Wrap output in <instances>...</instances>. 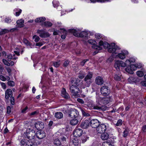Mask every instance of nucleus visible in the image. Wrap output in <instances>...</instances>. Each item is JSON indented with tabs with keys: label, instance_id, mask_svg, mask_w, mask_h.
Instances as JSON below:
<instances>
[{
	"label": "nucleus",
	"instance_id": "nucleus-23",
	"mask_svg": "<svg viewBox=\"0 0 146 146\" xmlns=\"http://www.w3.org/2000/svg\"><path fill=\"white\" fill-rule=\"evenodd\" d=\"M109 135L107 133H104L101 135V139L103 141L107 140L109 138Z\"/></svg>",
	"mask_w": 146,
	"mask_h": 146
},
{
	"label": "nucleus",
	"instance_id": "nucleus-13",
	"mask_svg": "<svg viewBox=\"0 0 146 146\" xmlns=\"http://www.w3.org/2000/svg\"><path fill=\"white\" fill-rule=\"evenodd\" d=\"M90 123L91 126L94 128H97L100 123V121L97 119H92Z\"/></svg>",
	"mask_w": 146,
	"mask_h": 146
},
{
	"label": "nucleus",
	"instance_id": "nucleus-4",
	"mask_svg": "<svg viewBox=\"0 0 146 146\" xmlns=\"http://www.w3.org/2000/svg\"><path fill=\"white\" fill-rule=\"evenodd\" d=\"M99 46H93L92 47L94 48L96 50H100L102 49V47L101 46H103L104 48H108L110 46V44H109L108 42H103L102 40H100L99 42Z\"/></svg>",
	"mask_w": 146,
	"mask_h": 146
},
{
	"label": "nucleus",
	"instance_id": "nucleus-32",
	"mask_svg": "<svg viewBox=\"0 0 146 146\" xmlns=\"http://www.w3.org/2000/svg\"><path fill=\"white\" fill-rule=\"evenodd\" d=\"M91 2L94 3L96 2L101 3H104L106 2H108L110 0H90Z\"/></svg>",
	"mask_w": 146,
	"mask_h": 146
},
{
	"label": "nucleus",
	"instance_id": "nucleus-52",
	"mask_svg": "<svg viewBox=\"0 0 146 146\" xmlns=\"http://www.w3.org/2000/svg\"><path fill=\"white\" fill-rule=\"evenodd\" d=\"M130 67L131 69L133 71L136 70V66L135 64H131L130 66Z\"/></svg>",
	"mask_w": 146,
	"mask_h": 146
},
{
	"label": "nucleus",
	"instance_id": "nucleus-21",
	"mask_svg": "<svg viewBox=\"0 0 146 146\" xmlns=\"http://www.w3.org/2000/svg\"><path fill=\"white\" fill-rule=\"evenodd\" d=\"M24 20L22 19H21L17 21L16 22L17 26L18 27H22L24 26Z\"/></svg>",
	"mask_w": 146,
	"mask_h": 146
},
{
	"label": "nucleus",
	"instance_id": "nucleus-57",
	"mask_svg": "<svg viewBox=\"0 0 146 146\" xmlns=\"http://www.w3.org/2000/svg\"><path fill=\"white\" fill-rule=\"evenodd\" d=\"M6 69L7 70L8 73L9 74V75L10 76L11 72V69L9 67H7L6 68Z\"/></svg>",
	"mask_w": 146,
	"mask_h": 146
},
{
	"label": "nucleus",
	"instance_id": "nucleus-26",
	"mask_svg": "<svg viewBox=\"0 0 146 146\" xmlns=\"http://www.w3.org/2000/svg\"><path fill=\"white\" fill-rule=\"evenodd\" d=\"M46 20V19L44 17H40L37 18L35 19V20L36 23H42Z\"/></svg>",
	"mask_w": 146,
	"mask_h": 146
},
{
	"label": "nucleus",
	"instance_id": "nucleus-33",
	"mask_svg": "<svg viewBox=\"0 0 146 146\" xmlns=\"http://www.w3.org/2000/svg\"><path fill=\"white\" fill-rule=\"evenodd\" d=\"M72 143L75 146H77L79 143V141L77 138H76L73 140Z\"/></svg>",
	"mask_w": 146,
	"mask_h": 146
},
{
	"label": "nucleus",
	"instance_id": "nucleus-22",
	"mask_svg": "<svg viewBox=\"0 0 146 146\" xmlns=\"http://www.w3.org/2000/svg\"><path fill=\"white\" fill-rule=\"evenodd\" d=\"M62 96L66 99H68L69 98V96L66 92V91L65 88H63L62 89L61 91Z\"/></svg>",
	"mask_w": 146,
	"mask_h": 146
},
{
	"label": "nucleus",
	"instance_id": "nucleus-37",
	"mask_svg": "<svg viewBox=\"0 0 146 146\" xmlns=\"http://www.w3.org/2000/svg\"><path fill=\"white\" fill-rule=\"evenodd\" d=\"M52 3L54 7H58L59 5V2L57 0H54L52 2Z\"/></svg>",
	"mask_w": 146,
	"mask_h": 146
},
{
	"label": "nucleus",
	"instance_id": "nucleus-6",
	"mask_svg": "<svg viewBox=\"0 0 146 146\" xmlns=\"http://www.w3.org/2000/svg\"><path fill=\"white\" fill-rule=\"evenodd\" d=\"M126 64L120 60H117L115 61L114 66L117 71L120 70V67H125Z\"/></svg>",
	"mask_w": 146,
	"mask_h": 146
},
{
	"label": "nucleus",
	"instance_id": "nucleus-25",
	"mask_svg": "<svg viewBox=\"0 0 146 146\" xmlns=\"http://www.w3.org/2000/svg\"><path fill=\"white\" fill-rule=\"evenodd\" d=\"M55 117L58 119H60L63 117L62 113L60 112H58L55 113Z\"/></svg>",
	"mask_w": 146,
	"mask_h": 146
},
{
	"label": "nucleus",
	"instance_id": "nucleus-42",
	"mask_svg": "<svg viewBox=\"0 0 146 146\" xmlns=\"http://www.w3.org/2000/svg\"><path fill=\"white\" fill-rule=\"evenodd\" d=\"M60 61L54 62H53V64L54 66L56 67H58L60 65Z\"/></svg>",
	"mask_w": 146,
	"mask_h": 146
},
{
	"label": "nucleus",
	"instance_id": "nucleus-20",
	"mask_svg": "<svg viewBox=\"0 0 146 146\" xmlns=\"http://www.w3.org/2000/svg\"><path fill=\"white\" fill-rule=\"evenodd\" d=\"M34 139H29L27 140L26 146H37L34 142Z\"/></svg>",
	"mask_w": 146,
	"mask_h": 146
},
{
	"label": "nucleus",
	"instance_id": "nucleus-55",
	"mask_svg": "<svg viewBox=\"0 0 146 146\" xmlns=\"http://www.w3.org/2000/svg\"><path fill=\"white\" fill-rule=\"evenodd\" d=\"M69 61L68 60H66L65 61L64 64H63V66L64 67H66L68 66L69 64Z\"/></svg>",
	"mask_w": 146,
	"mask_h": 146
},
{
	"label": "nucleus",
	"instance_id": "nucleus-46",
	"mask_svg": "<svg viewBox=\"0 0 146 146\" xmlns=\"http://www.w3.org/2000/svg\"><path fill=\"white\" fill-rule=\"evenodd\" d=\"M3 62L5 65L8 66H10V63L6 59H3Z\"/></svg>",
	"mask_w": 146,
	"mask_h": 146
},
{
	"label": "nucleus",
	"instance_id": "nucleus-50",
	"mask_svg": "<svg viewBox=\"0 0 146 146\" xmlns=\"http://www.w3.org/2000/svg\"><path fill=\"white\" fill-rule=\"evenodd\" d=\"M5 23H9L11 22L12 20L10 18L7 17L5 19Z\"/></svg>",
	"mask_w": 146,
	"mask_h": 146
},
{
	"label": "nucleus",
	"instance_id": "nucleus-1",
	"mask_svg": "<svg viewBox=\"0 0 146 146\" xmlns=\"http://www.w3.org/2000/svg\"><path fill=\"white\" fill-rule=\"evenodd\" d=\"M110 97H107L102 98L98 96L96 98V104L92 105L88 104V106L93 107V109L98 110H102V104H108L110 101Z\"/></svg>",
	"mask_w": 146,
	"mask_h": 146
},
{
	"label": "nucleus",
	"instance_id": "nucleus-30",
	"mask_svg": "<svg viewBox=\"0 0 146 146\" xmlns=\"http://www.w3.org/2000/svg\"><path fill=\"white\" fill-rule=\"evenodd\" d=\"M130 68V66H129L125 68V70L126 72L130 74H133V72Z\"/></svg>",
	"mask_w": 146,
	"mask_h": 146
},
{
	"label": "nucleus",
	"instance_id": "nucleus-16",
	"mask_svg": "<svg viewBox=\"0 0 146 146\" xmlns=\"http://www.w3.org/2000/svg\"><path fill=\"white\" fill-rule=\"evenodd\" d=\"M36 135V137L39 139H42L46 136L45 133L43 131H38Z\"/></svg>",
	"mask_w": 146,
	"mask_h": 146
},
{
	"label": "nucleus",
	"instance_id": "nucleus-17",
	"mask_svg": "<svg viewBox=\"0 0 146 146\" xmlns=\"http://www.w3.org/2000/svg\"><path fill=\"white\" fill-rule=\"evenodd\" d=\"M96 83L98 85H101L104 83V80L103 78L100 76L97 77L95 80Z\"/></svg>",
	"mask_w": 146,
	"mask_h": 146
},
{
	"label": "nucleus",
	"instance_id": "nucleus-11",
	"mask_svg": "<svg viewBox=\"0 0 146 146\" xmlns=\"http://www.w3.org/2000/svg\"><path fill=\"white\" fill-rule=\"evenodd\" d=\"M101 94L104 96H106L109 94L110 90L107 86H104L101 87L100 89Z\"/></svg>",
	"mask_w": 146,
	"mask_h": 146
},
{
	"label": "nucleus",
	"instance_id": "nucleus-59",
	"mask_svg": "<svg viewBox=\"0 0 146 146\" xmlns=\"http://www.w3.org/2000/svg\"><path fill=\"white\" fill-rule=\"evenodd\" d=\"M0 79L3 81H6L5 77L1 75H0Z\"/></svg>",
	"mask_w": 146,
	"mask_h": 146
},
{
	"label": "nucleus",
	"instance_id": "nucleus-49",
	"mask_svg": "<svg viewBox=\"0 0 146 146\" xmlns=\"http://www.w3.org/2000/svg\"><path fill=\"white\" fill-rule=\"evenodd\" d=\"M95 38L98 39H100L102 38V35L100 34H96L95 35Z\"/></svg>",
	"mask_w": 146,
	"mask_h": 146
},
{
	"label": "nucleus",
	"instance_id": "nucleus-31",
	"mask_svg": "<svg viewBox=\"0 0 146 146\" xmlns=\"http://www.w3.org/2000/svg\"><path fill=\"white\" fill-rule=\"evenodd\" d=\"M129 131V129L128 128H126L123 131V137H126Z\"/></svg>",
	"mask_w": 146,
	"mask_h": 146
},
{
	"label": "nucleus",
	"instance_id": "nucleus-40",
	"mask_svg": "<svg viewBox=\"0 0 146 146\" xmlns=\"http://www.w3.org/2000/svg\"><path fill=\"white\" fill-rule=\"evenodd\" d=\"M102 146H112L110 142H104L102 144Z\"/></svg>",
	"mask_w": 146,
	"mask_h": 146
},
{
	"label": "nucleus",
	"instance_id": "nucleus-27",
	"mask_svg": "<svg viewBox=\"0 0 146 146\" xmlns=\"http://www.w3.org/2000/svg\"><path fill=\"white\" fill-rule=\"evenodd\" d=\"M22 10L18 8H16L14 9V11L15 12V15L16 16H19L22 12Z\"/></svg>",
	"mask_w": 146,
	"mask_h": 146
},
{
	"label": "nucleus",
	"instance_id": "nucleus-53",
	"mask_svg": "<svg viewBox=\"0 0 146 146\" xmlns=\"http://www.w3.org/2000/svg\"><path fill=\"white\" fill-rule=\"evenodd\" d=\"M88 59H86L82 60L80 63V64L81 66H84L86 62L88 61Z\"/></svg>",
	"mask_w": 146,
	"mask_h": 146
},
{
	"label": "nucleus",
	"instance_id": "nucleus-39",
	"mask_svg": "<svg viewBox=\"0 0 146 146\" xmlns=\"http://www.w3.org/2000/svg\"><path fill=\"white\" fill-rule=\"evenodd\" d=\"M24 43L27 46H31V43L26 38L23 39Z\"/></svg>",
	"mask_w": 146,
	"mask_h": 146
},
{
	"label": "nucleus",
	"instance_id": "nucleus-12",
	"mask_svg": "<svg viewBox=\"0 0 146 146\" xmlns=\"http://www.w3.org/2000/svg\"><path fill=\"white\" fill-rule=\"evenodd\" d=\"M108 49V51L110 53H113L115 52L117 49H119V47L115 45V43H112L109 46Z\"/></svg>",
	"mask_w": 146,
	"mask_h": 146
},
{
	"label": "nucleus",
	"instance_id": "nucleus-2",
	"mask_svg": "<svg viewBox=\"0 0 146 146\" xmlns=\"http://www.w3.org/2000/svg\"><path fill=\"white\" fill-rule=\"evenodd\" d=\"M69 32L73 34V35L76 37H84L87 38V36L88 34L87 31H83L80 33L78 32L80 31L78 29H71L69 30Z\"/></svg>",
	"mask_w": 146,
	"mask_h": 146
},
{
	"label": "nucleus",
	"instance_id": "nucleus-14",
	"mask_svg": "<svg viewBox=\"0 0 146 146\" xmlns=\"http://www.w3.org/2000/svg\"><path fill=\"white\" fill-rule=\"evenodd\" d=\"M128 54L127 50H123L121 51L120 53L118 54L117 56L121 59H123L125 58V56Z\"/></svg>",
	"mask_w": 146,
	"mask_h": 146
},
{
	"label": "nucleus",
	"instance_id": "nucleus-9",
	"mask_svg": "<svg viewBox=\"0 0 146 146\" xmlns=\"http://www.w3.org/2000/svg\"><path fill=\"white\" fill-rule=\"evenodd\" d=\"M37 33L39 34L40 37L42 38H45L49 37L50 35L47 32H46L44 30H38Z\"/></svg>",
	"mask_w": 146,
	"mask_h": 146
},
{
	"label": "nucleus",
	"instance_id": "nucleus-18",
	"mask_svg": "<svg viewBox=\"0 0 146 146\" xmlns=\"http://www.w3.org/2000/svg\"><path fill=\"white\" fill-rule=\"evenodd\" d=\"M12 96V92L11 90L9 89H7L5 93V98L7 99L9 97Z\"/></svg>",
	"mask_w": 146,
	"mask_h": 146
},
{
	"label": "nucleus",
	"instance_id": "nucleus-45",
	"mask_svg": "<svg viewBox=\"0 0 146 146\" xmlns=\"http://www.w3.org/2000/svg\"><path fill=\"white\" fill-rule=\"evenodd\" d=\"M85 74L84 72H82L81 73V72H80V73L79 74L78 77L80 79H83L84 78L85 76Z\"/></svg>",
	"mask_w": 146,
	"mask_h": 146
},
{
	"label": "nucleus",
	"instance_id": "nucleus-28",
	"mask_svg": "<svg viewBox=\"0 0 146 146\" xmlns=\"http://www.w3.org/2000/svg\"><path fill=\"white\" fill-rule=\"evenodd\" d=\"M80 109L81 111L82 115L85 116H88L90 115L89 113H87L86 112V110H84L82 108H80Z\"/></svg>",
	"mask_w": 146,
	"mask_h": 146
},
{
	"label": "nucleus",
	"instance_id": "nucleus-24",
	"mask_svg": "<svg viewBox=\"0 0 146 146\" xmlns=\"http://www.w3.org/2000/svg\"><path fill=\"white\" fill-rule=\"evenodd\" d=\"M35 127L38 129H42L44 127V125L42 123L38 122L35 125Z\"/></svg>",
	"mask_w": 146,
	"mask_h": 146
},
{
	"label": "nucleus",
	"instance_id": "nucleus-47",
	"mask_svg": "<svg viewBox=\"0 0 146 146\" xmlns=\"http://www.w3.org/2000/svg\"><path fill=\"white\" fill-rule=\"evenodd\" d=\"M122 120L121 119H119L117 121L116 125L117 126H121L122 125Z\"/></svg>",
	"mask_w": 146,
	"mask_h": 146
},
{
	"label": "nucleus",
	"instance_id": "nucleus-8",
	"mask_svg": "<svg viewBox=\"0 0 146 146\" xmlns=\"http://www.w3.org/2000/svg\"><path fill=\"white\" fill-rule=\"evenodd\" d=\"M79 115L78 111L75 109H71L69 112V116L72 118H76Z\"/></svg>",
	"mask_w": 146,
	"mask_h": 146
},
{
	"label": "nucleus",
	"instance_id": "nucleus-64",
	"mask_svg": "<svg viewBox=\"0 0 146 146\" xmlns=\"http://www.w3.org/2000/svg\"><path fill=\"white\" fill-rule=\"evenodd\" d=\"M142 131L143 132H145L146 131V125H145L143 126L141 129Z\"/></svg>",
	"mask_w": 146,
	"mask_h": 146
},
{
	"label": "nucleus",
	"instance_id": "nucleus-41",
	"mask_svg": "<svg viewBox=\"0 0 146 146\" xmlns=\"http://www.w3.org/2000/svg\"><path fill=\"white\" fill-rule=\"evenodd\" d=\"M60 142L59 140L56 139H55L54 141V144L57 146L59 145H60Z\"/></svg>",
	"mask_w": 146,
	"mask_h": 146
},
{
	"label": "nucleus",
	"instance_id": "nucleus-19",
	"mask_svg": "<svg viewBox=\"0 0 146 146\" xmlns=\"http://www.w3.org/2000/svg\"><path fill=\"white\" fill-rule=\"evenodd\" d=\"M89 125V122L88 120H85L82 122L81 127L82 128L84 129L87 128Z\"/></svg>",
	"mask_w": 146,
	"mask_h": 146
},
{
	"label": "nucleus",
	"instance_id": "nucleus-15",
	"mask_svg": "<svg viewBox=\"0 0 146 146\" xmlns=\"http://www.w3.org/2000/svg\"><path fill=\"white\" fill-rule=\"evenodd\" d=\"M83 131L81 129H76L74 132L73 135L76 137H79L81 136L82 133Z\"/></svg>",
	"mask_w": 146,
	"mask_h": 146
},
{
	"label": "nucleus",
	"instance_id": "nucleus-54",
	"mask_svg": "<svg viewBox=\"0 0 146 146\" xmlns=\"http://www.w3.org/2000/svg\"><path fill=\"white\" fill-rule=\"evenodd\" d=\"M10 101L11 104L12 105H14L15 104V100L13 97L12 96L10 97Z\"/></svg>",
	"mask_w": 146,
	"mask_h": 146
},
{
	"label": "nucleus",
	"instance_id": "nucleus-29",
	"mask_svg": "<svg viewBox=\"0 0 146 146\" xmlns=\"http://www.w3.org/2000/svg\"><path fill=\"white\" fill-rule=\"evenodd\" d=\"M78 122V121L76 119H74L70 120V123L71 125H76Z\"/></svg>",
	"mask_w": 146,
	"mask_h": 146
},
{
	"label": "nucleus",
	"instance_id": "nucleus-51",
	"mask_svg": "<svg viewBox=\"0 0 146 146\" xmlns=\"http://www.w3.org/2000/svg\"><path fill=\"white\" fill-rule=\"evenodd\" d=\"M114 78L115 80L118 81L120 80L121 79V77L117 74H115L114 75Z\"/></svg>",
	"mask_w": 146,
	"mask_h": 146
},
{
	"label": "nucleus",
	"instance_id": "nucleus-38",
	"mask_svg": "<svg viewBox=\"0 0 146 146\" xmlns=\"http://www.w3.org/2000/svg\"><path fill=\"white\" fill-rule=\"evenodd\" d=\"M27 140L25 139H22L21 141V146H24L25 145L26 146V143H27Z\"/></svg>",
	"mask_w": 146,
	"mask_h": 146
},
{
	"label": "nucleus",
	"instance_id": "nucleus-63",
	"mask_svg": "<svg viewBox=\"0 0 146 146\" xmlns=\"http://www.w3.org/2000/svg\"><path fill=\"white\" fill-rule=\"evenodd\" d=\"M77 101L80 103L82 104H83L84 103V102L83 100L80 98H78L77 99Z\"/></svg>",
	"mask_w": 146,
	"mask_h": 146
},
{
	"label": "nucleus",
	"instance_id": "nucleus-7",
	"mask_svg": "<svg viewBox=\"0 0 146 146\" xmlns=\"http://www.w3.org/2000/svg\"><path fill=\"white\" fill-rule=\"evenodd\" d=\"M75 85L72 84L70 86V89L73 95L74 96L77 95V94L79 92V90L76 85L77 83H75Z\"/></svg>",
	"mask_w": 146,
	"mask_h": 146
},
{
	"label": "nucleus",
	"instance_id": "nucleus-35",
	"mask_svg": "<svg viewBox=\"0 0 146 146\" xmlns=\"http://www.w3.org/2000/svg\"><path fill=\"white\" fill-rule=\"evenodd\" d=\"M46 27H50L52 25V24L50 22L46 21L43 23L42 24Z\"/></svg>",
	"mask_w": 146,
	"mask_h": 146
},
{
	"label": "nucleus",
	"instance_id": "nucleus-10",
	"mask_svg": "<svg viewBox=\"0 0 146 146\" xmlns=\"http://www.w3.org/2000/svg\"><path fill=\"white\" fill-rule=\"evenodd\" d=\"M106 129V126L104 124H99L96 128L97 132L100 133L104 132Z\"/></svg>",
	"mask_w": 146,
	"mask_h": 146
},
{
	"label": "nucleus",
	"instance_id": "nucleus-61",
	"mask_svg": "<svg viewBox=\"0 0 146 146\" xmlns=\"http://www.w3.org/2000/svg\"><path fill=\"white\" fill-rule=\"evenodd\" d=\"M27 106L26 107L24 108L21 111V112L23 113H25L26 112V110L28 109Z\"/></svg>",
	"mask_w": 146,
	"mask_h": 146
},
{
	"label": "nucleus",
	"instance_id": "nucleus-5",
	"mask_svg": "<svg viewBox=\"0 0 146 146\" xmlns=\"http://www.w3.org/2000/svg\"><path fill=\"white\" fill-rule=\"evenodd\" d=\"M36 135L35 131L30 129L27 130L26 136L29 139H34Z\"/></svg>",
	"mask_w": 146,
	"mask_h": 146
},
{
	"label": "nucleus",
	"instance_id": "nucleus-56",
	"mask_svg": "<svg viewBox=\"0 0 146 146\" xmlns=\"http://www.w3.org/2000/svg\"><path fill=\"white\" fill-rule=\"evenodd\" d=\"M137 68H140L142 67V64L140 63H137L135 64Z\"/></svg>",
	"mask_w": 146,
	"mask_h": 146
},
{
	"label": "nucleus",
	"instance_id": "nucleus-43",
	"mask_svg": "<svg viewBox=\"0 0 146 146\" xmlns=\"http://www.w3.org/2000/svg\"><path fill=\"white\" fill-rule=\"evenodd\" d=\"M136 73L137 75L140 77H142L144 75L143 72L141 71H137Z\"/></svg>",
	"mask_w": 146,
	"mask_h": 146
},
{
	"label": "nucleus",
	"instance_id": "nucleus-34",
	"mask_svg": "<svg viewBox=\"0 0 146 146\" xmlns=\"http://www.w3.org/2000/svg\"><path fill=\"white\" fill-rule=\"evenodd\" d=\"M11 29L10 30H9L7 29H4L1 30V31L0 32V35H2L5 33H8L10 31H11Z\"/></svg>",
	"mask_w": 146,
	"mask_h": 146
},
{
	"label": "nucleus",
	"instance_id": "nucleus-36",
	"mask_svg": "<svg viewBox=\"0 0 146 146\" xmlns=\"http://www.w3.org/2000/svg\"><path fill=\"white\" fill-rule=\"evenodd\" d=\"M89 137L86 135L85 136H82L81 138V140L82 143H84L86 142L88 139Z\"/></svg>",
	"mask_w": 146,
	"mask_h": 146
},
{
	"label": "nucleus",
	"instance_id": "nucleus-3",
	"mask_svg": "<svg viewBox=\"0 0 146 146\" xmlns=\"http://www.w3.org/2000/svg\"><path fill=\"white\" fill-rule=\"evenodd\" d=\"M93 76V73L91 72H89L86 76L84 80L85 82V86L87 87H89L92 82V78Z\"/></svg>",
	"mask_w": 146,
	"mask_h": 146
},
{
	"label": "nucleus",
	"instance_id": "nucleus-58",
	"mask_svg": "<svg viewBox=\"0 0 146 146\" xmlns=\"http://www.w3.org/2000/svg\"><path fill=\"white\" fill-rule=\"evenodd\" d=\"M11 112V108L9 106H7V113L8 114H9Z\"/></svg>",
	"mask_w": 146,
	"mask_h": 146
},
{
	"label": "nucleus",
	"instance_id": "nucleus-48",
	"mask_svg": "<svg viewBox=\"0 0 146 146\" xmlns=\"http://www.w3.org/2000/svg\"><path fill=\"white\" fill-rule=\"evenodd\" d=\"M8 85L11 86H13L15 85V83L14 82L12 81H9L8 82Z\"/></svg>",
	"mask_w": 146,
	"mask_h": 146
},
{
	"label": "nucleus",
	"instance_id": "nucleus-44",
	"mask_svg": "<svg viewBox=\"0 0 146 146\" xmlns=\"http://www.w3.org/2000/svg\"><path fill=\"white\" fill-rule=\"evenodd\" d=\"M33 39H35V41L36 42H38L40 40V38L38 36H37L36 35H34L33 36Z\"/></svg>",
	"mask_w": 146,
	"mask_h": 146
},
{
	"label": "nucleus",
	"instance_id": "nucleus-62",
	"mask_svg": "<svg viewBox=\"0 0 146 146\" xmlns=\"http://www.w3.org/2000/svg\"><path fill=\"white\" fill-rule=\"evenodd\" d=\"M7 58H8V60H11L13 56L11 54H9L7 55Z\"/></svg>",
	"mask_w": 146,
	"mask_h": 146
},
{
	"label": "nucleus",
	"instance_id": "nucleus-60",
	"mask_svg": "<svg viewBox=\"0 0 146 146\" xmlns=\"http://www.w3.org/2000/svg\"><path fill=\"white\" fill-rule=\"evenodd\" d=\"M129 60L131 63H133L135 61V59L133 58H131Z\"/></svg>",
	"mask_w": 146,
	"mask_h": 146
}]
</instances>
